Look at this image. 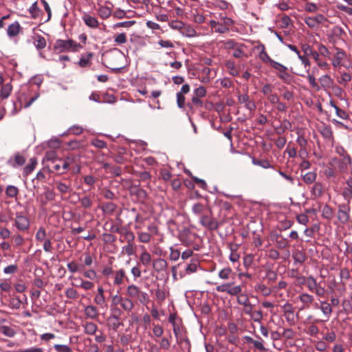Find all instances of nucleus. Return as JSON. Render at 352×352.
Instances as JSON below:
<instances>
[{"label":"nucleus","mask_w":352,"mask_h":352,"mask_svg":"<svg viewBox=\"0 0 352 352\" xmlns=\"http://www.w3.org/2000/svg\"><path fill=\"white\" fill-rule=\"evenodd\" d=\"M82 46L74 41L72 39L68 40H63L58 39L56 41L54 48L58 52H76L79 48H81Z\"/></svg>","instance_id":"1"},{"label":"nucleus","mask_w":352,"mask_h":352,"mask_svg":"<svg viewBox=\"0 0 352 352\" xmlns=\"http://www.w3.org/2000/svg\"><path fill=\"white\" fill-rule=\"evenodd\" d=\"M126 296L131 298H136L141 304L145 305L148 301V295L142 291L139 287L131 284L126 287Z\"/></svg>","instance_id":"2"},{"label":"nucleus","mask_w":352,"mask_h":352,"mask_svg":"<svg viewBox=\"0 0 352 352\" xmlns=\"http://www.w3.org/2000/svg\"><path fill=\"white\" fill-rule=\"evenodd\" d=\"M272 67L278 71L277 76L285 83L291 84L294 82V77L287 72V67L278 62H273Z\"/></svg>","instance_id":"3"},{"label":"nucleus","mask_w":352,"mask_h":352,"mask_svg":"<svg viewBox=\"0 0 352 352\" xmlns=\"http://www.w3.org/2000/svg\"><path fill=\"white\" fill-rule=\"evenodd\" d=\"M30 226L29 219L21 212H16L14 219L13 226L20 232L27 231Z\"/></svg>","instance_id":"4"},{"label":"nucleus","mask_w":352,"mask_h":352,"mask_svg":"<svg viewBox=\"0 0 352 352\" xmlns=\"http://www.w3.org/2000/svg\"><path fill=\"white\" fill-rule=\"evenodd\" d=\"M194 93L195 94V96L192 98V103H188L187 104L188 110H187V116H188V119L190 122H191V124L193 127V130L195 133H197V126L193 122V118L192 116L195 113L197 106H198V88H196L194 89Z\"/></svg>","instance_id":"5"},{"label":"nucleus","mask_w":352,"mask_h":352,"mask_svg":"<svg viewBox=\"0 0 352 352\" xmlns=\"http://www.w3.org/2000/svg\"><path fill=\"white\" fill-rule=\"evenodd\" d=\"M217 291L219 292H226L230 296H238L242 291L240 285H234L233 283L221 284L217 287Z\"/></svg>","instance_id":"6"},{"label":"nucleus","mask_w":352,"mask_h":352,"mask_svg":"<svg viewBox=\"0 0 352 352\" xmlns=\"http://www.w3.org/2000/svg\"><path fill=\"white\" fill-rule=\"evenodd\" d=\"M201 223L204 226L211 230L217 229L219 226L218 222L212 218L210 210L207 211L201 217Z\"/></svg>","instance_id":"7"},{"label":"nucleus","mask_w":352,"mask_h":352,"mask_svg":"<svg viewBox=\"0 0 352 352\" xmlns=\"http://www.w3.org/2000/svg\"><path fill=\"white\" fill-rule=\"evenodd\" d=\"M350 207L348 204H340L338 210V219L340 223L346 224L349 221L350 219Z\"/></svg>","instance_id":"8"},{"label":"nucleus","mask_w":352,"mask_h":352,"mask_svg":"<svg viewBox=\"0 0 352 352\" xmlns=\"http://www.w3.org/2000/svg\"><path fill=\"white\" fill-rule=\"evenodd\" d=\"M333 160L336 162L338 168L341 173H347L349 167L351 165V157H346L340 160L335 158Z\"/></svg>","instance_id":"9"},{"label":"nucleus","mask_w":352,"mask_h":352,"mask_svg":"<svg viewBox=\"0 0 352 352\" xmlns=\"http://www.w3.org/2000/svg\"><path fill=\"white\" fill-rule=\"evenodd\" d=\"M113 285H121L124 284V280H128V277L126 275V272L124 269L121 268L118 270H116L113 274Z\"/></svg>","instance_id":"10"},{"label":"nucleus","mask_w":352,"mask_h":352,"mask_svg":"<svg viewBox=\"0 0 352 352\" xmlns=\"http://www.w3.org/2000/svg\"><path fill=\"white\" fill-rule=\"evenodd\" d=\"M316 307L320 309L326 318V319L322 320L323 322L329 320L332 313V308L330 303H328L327 301H321L320 306H318L317 303L316 304Z\"/></svg>","instance_id":"11"},{"label":"nucleus","mask_w":352,"mask_h":352,"mask_svg":"<svg viewBox=\"0 0 352 352\" xmlns=\"http://www.w3.org/2000/svg\"><path fill=\"white\" fill-rule=\"evenodd\" d=\"M25 162V158L24 156L21 155L20 153H16L13 157H10L8 160V164L10 166L16 168L17 166H21L24 164Z\"/></svg>","instance_id":"12"},{"label":"nucleus","mask_w":352,"mask_h":352,"mask_svg":"<svg viewBox=\"0 0 352 352\" xmlns=\"http://www.w3.org/2000/svg\"><path fill=\"white\" fill-rule=\"evenodd\" d=\"M336 53L334 55V58L332 60V65L334 67H340L342 64V60L346 57V54L345 52L338 47H336Z\"/></svg>","instance_id":"13"},{"label":"nucleus","mask_w":352,"mask_h":352,"mask_svg":"<svg viewBox=\"0 0 352 352\" xmlns=\"http://www.w3.org/2000/svg\"><path fill=\"white\" fill-rule=\"evenodd\" d=\"M168 322L173 325V332L176 337L180 333V319L175 314H170L168 317Z\"/></svg>","instance_id":"14"},{"label":"nucleus","mask_w":352,"mask_h":352,"mask_svg":"<svg viewBox=\"0 0 352 352\" xmlns=\"http://www.w3.org/2000/svg\"><path fill=\"white\" fill-rule=\"evenodd\" d=\"M69 278L70 279L73 278L75 280H79L80 281V284L72 283V285L75 286V287H81V288H82L85 290L92 289L94 288V283H92V282H91L89 280H83L80 277H74V276H72Z\"/></svg>","instance_id":"15"},{"label":"nucleus","mask_w":352,"mask_h":352,"mask_svg":"<svg viewBox=\"0 0 352 352\" xmlns=\"http://www.w3.org/2000/svg\"><path fill=\"white\" fill-rule=\"evenodd\" d=\"M167 267L168 263L163 258H155L153 261V268L157 272L165 271Z\"/></svg>","instance_id":"16"},{"label":"nucleus","mask_w":352,"mask_h":352,"mask_svg":"<svg viewBox=\"0 0 352 352\" xmlns=\"http://www.w3.org/2000/svg\"><path fill=\"white\" fill-rule=\"evenodd\" d=\"M319 132L325 140L329 141L333 140V131L330 126L323 124L320 128Z\"/></svg>","instance_id":"17"},{"label":"nucleus","mask_w":352,"mask_h":352,"mask_svg":"<svg viewBox=\"0 0 352 352\" xmlns=\"http://www.w3.org/2000/svg\"><path fill=\"white\" fill-rule=\"evenodd\" d=\"M82 19L83 20L86 25L91 28H97L99 25V22L97 20V19L91 16L89 14H84L82 17Z\"/></svg>","instance_id":"18"},{"label":"nucleus","mask_w":352,"mask_h":352,"mask_svg":"<svg viewBox=\"0 0 352 352\" xmlns=\"http://www.w3.org/2000/svg\"><path fill=\"white\" fill-rule=\"evenodd\" d=\"M21 30V26L18 21L10 24L7 29V34L9 37H14L17 36Z\"/></svg>","instance_id":"19"},{"label":"nucleus","mask_w":352,"mask_h":352,"mask_svg":"<svg viewBox=\"0 0 352 352\" xmlns=\"http://www.w3.org/2000/svg\"><path fill=\"white\" fill-rule=\"evenodd\" d=\"M201 75V77L199 76V80L203 83H207L210 82V79L214 78V72H212L210 68L204 67L202 69Z\"/></svg>","instance_id":"20"},{"label":"nucleus","mask_w":352,"mask_h":352,"mask_svg":"<svg viewBox=\"0 0 352 352\" xmlns=\"http://www.w3.org/2000/svg\"><path fill=\"white\" fill-rule=\"evenodd\" d=\"M128 237V243L126 245L123 247L122 251L124 252L128 256H131L134 253L133 244L132 241L134 239V235L132 232H130L127 234Z\"/></svg>","instance_id":"21"},{"label":"nucleus","mask_w":352,"mask_h":352,"mask_svg":"<svg viewBox=\"0 0 352 352\" xmlns=\"http://www.w3.org/2000/svg\"><path fill=\"white\" fill-rule=\"evenodd\" d=\"M84 314L87 318L90 319H95L99 315L98 309L94 305L85 306L84 309Z\"/></svg>","instance_id":"22"},{"label":"nucleus","mask_w":352,"mask_h":352,"mask_svg":"<svg viewBox=\"0 0 352 352\" xmlns=\"http://www.w3.org/2000/svg\"><path fill=\"white\" fill-rule=\"evenodd\" d=\"M260 48H262V51H261L260 53H259V56H258L259 58L261 60H263V62L269 63L270 64V65L272 67V63L273 62H276V61L272 60L269 56V55L267 54V53L265 51V45L263 44H260V45H258L256 47L257 50H259Z\"/></svg>","instance_id":"23"},{"label":"nucleus","mask_w":352,"mask_h":352,"mask_svg":"<svg viewBox=\"0 0 352 352\" xmlns=\"http://www.w3.org/2000/svg\"><path fill=\"white\" fill-rule=\"evenodd\" d=\"M322 322H323V320L320 319H313L312 324L307 327V334H309L311 336L316 337L319 333V329L318 327L316 325V323H319Z\"/></svg>","instance_id":"24"},{"label":"nucleus","mask_w":352,"mask_h":352,"mask_svg":"<svg viewBox=\"0 0 352 352\" xmlns=\"http://www.w3.org/2000/svg\"><path fill=\"white\" fill-rule=\"evenodd\" d=\"M298 298L300 302L304 304V308H309L314 300V297L307 293H302Z\"/></svg>","instance_id":"25"},{"label":"nucleus","mask_w":352,"mask_h":352,"mask_svg":"<svg viewBox=\"0 0 352 352\" xmlns=\"http://www.w3.org/2000/svg\"><path fill=\"white\" fill-rule=\"evenodd\" d=\"M121 307L126 312L129 313L134 307V303L128 296L122 298L120 303Z\"/></svg>","instance_id":"26"},{"label":"nucleus","mask_w":352,"mask_h":352,"mask_svg":"<svg viewBox=\"0 0 352 352\" xmlns=\"http://www.w3.org/2000/svg\"><path fill=\"white\" fill-rule=\"evenodd\" d=\"M319 81L320 83V88L322 87L324 89L330 88L333 82V79L327 74L322 76L319 78Z\"/></svg>","instance_id":"27"},{"label":"nucleus","mask_w":352,"mask_h":352,"mask_svg":"<svg viewBox=\"0 0 352 352\" xmlns=\"http://www.w3.org/2000/svg\"><path fill=\"white\" fill-rule=\"evenodd\" d=\"M329 104L332 107L335 111L337 116L340 118L341 119L347 120L349 119V114L343 109L339 108L334 102L333 100L329 101Z\"/></svg>","instance_id":"28"},{"label":"nucleus","mask_w":352,"mask_h":352,"mask_svg":"<svg viewBox=\"0 0 352 352\" xmlns=\"http://www.w3.org/2000/svg\"><path fill=\"white\" fill-rule=\"evenodd\" d=\"M117 206L113 202L104 203L101 207L102 212L105 214L111 215L116 210Z\"/></svg>","instance_id":"29"},{"label":"nucleus","mask_w":352,"mask_h":352,"mask_svg":"<svg viewBox=\"0 0 352 352\" xmlns=\"http://www.w3.org/2000/svg\"><path fill=\"white\" fill-rule=\"evenodd\" d=\"M292 257L296 263H302L306 260L305 253L299 250H296L293 252Z\"/></svg>","instance_id":"30"},{"label":"nucleus","mask_w":352,"mask_h":352,"mask_svg":"<svg viewBox=\"0 0 352 352\" xmlns=\"http://www.w3.org/2000/svg\"><path fill=\"white\" fill-rule=\"evenodd\" d=\"M323 186L320 182H315L311 188V192L316 198L320 197L322 195Z\"/></svg>","instance_id":"31"},{"label":"nucleus","mask_w":352,"mask_h":352,"mask_svg":"<svg viewBox=\"0 0 352 352\" xmlns=\"http://www.w3.org/2000/svg\"><path fill=\"white\" fill-rule=\"evenodd\" d=\"M67 267L68 270L72 273L74 274L76 272H81L84 269V265L76 263L74 261H71L67 263Z\"/></svg>","instance_id":"32"},{"label":"nucleus","mask_w":352,"mask_h":352,"mask_svg":"<svg viewBox=\"0 0 352 352\" xmlns=\"http://www.w3.org/2000/svg\"><path fill=\"white\" fill-rule=\"evenodd\" d=\"M34 44L37 50H42L46 46V41L41 35H36L34 37Z\"/></svg>","instance_id":"33"},{"label":"nucleus","mask_w":352,"mask_h":352,"mask_svg":"<svg viewBox=\"0 0 352 352\" xmlns=\"http://www.w3.org/2000/svg\"><path fill=\"white\" fill-rule=\"evenodd\" d=\"M85 332L89 335H94L97 331V325L92 322H85L83 325Z\"/></svg>","instance_id":"34"},{"label":"nucleus","mask_w":352,"mask_h":352,"mask_svg":"<svg viewBox=\"0 0 352 352\" xmlns=\"http://www.w3.org/2000/svg\"><path fill=\"white\" fill-rule=\"evenodd\" d=\"M220 43L221 44V46L226 50H234L235 49L236 47H237L239 45V43H236L233 39H227L225 41H222L220 42Z\"/></svg>","instance_id":"35"},{"label":"nucleus","mask_w":352,"mask_h":352,"mask_svg":"<svg viewBox=\"0 0 352 352\" xmlns=\"http://www.w3.org/2000/svg\"><path fill=\"white\" fill-rule=\"evenodd\" d=\"M317 175L315 172H308L302 175V180L307 184H313L316 179Z\"/></svg>","instance_id":"36"},{"label":"nucleus","mask_w":352,"mask_h":352,"mask_svg":"<svg viewBox=\"0 0 352 352\" xmlns=\"http://www.w3.org/2000/svg\"><path fill=\"white\" fill-rule=\"evenodd\" d=\"M233 274L230 267H225L219 272V277L222 280H228Z\"/></svg>","instance_id":"37"},{"label":"nucleus","mask_w":352,"mask_h":352,"mask_svg":"<svg viewBox=\"0 0 352 352\" xmlns=\"http://www.w3.org/2000/svg\"><path fill=\"white\" fill-rule=\"evenodd\" d=\"M140 260L143 265L148 266L151 261V256L147 251L144 250L141 253Z\"/></svg>","instance_id":"38"},{"label":"nucleus","mask_w":352,"mask_h":352,"mask_svg":"<svg viewBox=\"0 0 352 352\" xmlns=\"http://www.w3.org/2000/svg\"><path fill=\"white\" fill-rule=\"evenodd\" d=\"M12 91V85L10 83L4 84L1 89L0 96L2 98H7Z\"/></svg>","instance_id":"39"},{"label":"nucleus","mask_w":352,"mask_h":352,"mask_svg":"<svg viewBox=\"0 0 352 352\" xmlns=\"http://www.w3.org/2000/svg\"><path fill=\"white\" fill-rule=\"evenodd\" d=\"M18 193H19V189L17 187H16L14 186L9 185L7 186V188L6 189V194L7 197H8L10 198L16 197L17 196Z\"/></svg>","instance_id":"40"},{"label":"nucleus","mask_w":352,"mask_h":352,"mask_svg":"<svg viewBox=\"0 0 352 352\" xmlns=\"http://www.w3.org/2000/svg\"><path fill=\"white\" fill-rule=\"evenodd\" d=\"M93 56L94 54L92 52H89L86 54L85 56H82L78 62L79 65L82 67L87 66Z\"/></svg>","instance_id":"41"},{"label":"nucleus","mask_w":352,"mask_h":352,"mask_svg":"<svg viewBox=\"0 0 352 352\" xmlns=\"http://www.w3.org/2000/svg\"><path fill=\"white\" fill-rule=\"evenodd\" d=\"M0 332L10 338H12L15 335L14 330L12 327L6 325L0 327Z\"/></svg>","instance_id":"42"},{"label":"nucleus","mask_w":352,"mask_h":352,"mask_svg":"<svg viewBox=\"0 0 352 352\" xmlns=\"http://www.w3.org/2000/svg\"><path fill=\"white\" fill-rule=\"evenodd\" d=\"M98 12L100 16L102 19H107L111 14V10L107 6H100Z\"/></svg>","instance_id":"43"},{"label":"nucleus","mask_w":352,"mask_h":352,"mask_svg":"<svg viewBox=\"0 0 352 352\" xmlns=\"http://www.w3.org/2000/svg\"><path fill=\"white\" fill-rule=\"evenodd\" d=\"M252 163L254 165L259 166L263 168H270L272 167L271 164L267 160L253 159Z\"/></svg>","instance_id":"44"},{"label":"nucleus","mask_w":352,"mask_h":352,"mask_svg":"<svg viewBox=\"0 0 352 352\" xmlns=\"http://www.w3.org/2000/svg\"><path fill=\"white\" fill-rule=\"evenodd\" d=\"M36 164H37L36 160L35 158H31L30 164H28L27 166H25L23 169L24 173L25 175L30 174L31 172H32L34 170Z\"/></svg>","instance_id":"45"},{"label":"nucleus","mask_w":352,"mask_h":352,"mask_svg":"<svg viewBox=\"0 0 352 352\" xmlns=\"http://www.w3.org/2000/svg\"><path fill=\"white\" fill-rule=\"evenodd\" d=\"M322 217L327 219H331L333 215L332 208L328 205H325L322 208Z\"/></svg>","instance_id":"46"},{"label":"nucleus","mask_w":352,"mask_h":352,"mask_svg":"<svg viewBox=\"0 0 352 352\" xmlns=\"http://www.w3.org/2000/svg\"><path fill=\"white\" fill-rule=\"evenodd\" d=\"M317 285L318 283L316 279L312 276L307 277L306 285L310 292H314V289L316 288Z\"/></svg>","instance_id":"47"},{"label":"nucleus","mask_w":352,"mask_h":352,"mask_svg":"<svg viewBox=\"0 0 352 352\" xmlns=\"http://www.w3.org/2000/svg\"><path fill=\"white\" fill-rule=\"evenodd\" d=\"M57 189L62 193L65 194L70 191L71 188L69 186L61 182H56Z\"/></svg>","instance_id":"48"},{"label":"nucleus","mask_w":352,"mask_h":352,"mask_svg":"<svg viewBox=\"0 0 352 352\" xmlns=\"http://www.w3.org/2000/svg\"><path fill=\"white\" fill-rule=\"evenodd\" d=\"M36 240L39 242L45 241L46 240V232L45 230L41 227L38 230L36 236H35Z\"/></svg>","instance_id":"49"},{"label":"nucleus","mask_w":352,"mask_h":352,"mask_svg":"<svg viewBox=\"0 0 352 352\" xmlns=\"http://www.w3.org/2000/svg\"><path fill=\"white\" fill-rule=\"evenodd\" d=\"M84 277L89 278L90 280H95L97 278V272L92 269H89L87 270H83L81 272Z\"/></svg>","instance_id":"50"},{"label":"nucleus","mask_w":352,"mask_h":352,"mask_svg":"<svg viewBox=\"0 0 352 352\" xmlns=\"http://www.w3.org/2000/svg\"><path fill=\"white\" fill-rule=\"evenodd\" d=\"M81 206L86 208H90L92 206L93 202L89 196H85L80 199Z\"/></svg>","instance_id":"51"},{"label":"nucleus","mask_w":352,"mask_h":352,"mask_svg":"<svg viewBox=\"0 0 352 352\" xmlns=\"http://www.w3.org/2000/svg\"><path fill=\"white\" fill-rule=\"evenodd\" d=\"M65 296L69 299H76L78 298V294L76 289L69 287L65 291Z\"/></svg>","instance_id":"52"},{"label":"nucleus","mask_w":352,"mask_h":352,"mask_svg":"<svg viewBox=\"0 0 352 352\" xmlns=\"http://www.w3.org/2000/svg\"><path fill=\"white\" fill-rule=\"evenodd\" d=\"M318 51L320 55H321L324 57H326V58L330 57L331 53L325 45H324L322 44L319 45L318 47Z\"/></svg>","instance_id":"53"},{"label":"nucleus","mask_w":352,"mask_h":352,"mask_svg":"<svg viewBox=\"0 0 352 352\" xmlns=\"http://www.w3.org/2000/svg\"><path fill=\"white\" fill-rule=\"evenodd\" d=\"M276 247L279 249H284L289 246V241L281 236L277 241H276Z\"/></svg>","instance_id":"54"},{"label":"nucleus","mask_w":352,"mask_h":352,"mask_svg":"<svg viewBox=\"0 0 352 352\" xmlns=\"http://www.w3.org/2000/svg\"><path fill=\"white\" fill-rule=\"evenodd\" d=\"M94 301L96 305H100L101 307H104L106 305L104 295H96Z\"/></svg>","instance_id":"55"},{"label":"nucleus","mask_w":352,"mask_h":352,"mask_svg":"<svg viewBox=\"0 0 352 352\" xmlns=\"http://www.w3.org/2000/svg\"><path fill=\"white\" fill-rule=\"evenodd\" d=\"M307 79L312 88L316 91L320 90V86L316 82V78L313 75H308Z\"/></svg>","instance_id":"56"},{"label":"nucleus","mask_w":352,"mask_h":352,"mask_svg":"<svg viewBox=\"0 0 352 352\" xmlns=\"http://www.w3.org/2000/svg\"><path fill=\"white\" fill-rule=\"evenodd\" d=\"M318 6L311 2H307L305 3V10L308 12H316L318 10Z\"/></svg>","instance_id":"57"},{"label":"nucleus","mask_w":352,"mask_h":352,"mask_svg":"<svg viewBox=\"0 0 352 352\" xmlns=\"http://www.w3.org/2000/svg\"><path fill=\"white\" fill-rule=\"evenodd\" d=\"M151 236L149 233L141 232L138 233V239L142 243H148Z\"/></svg>","instance_id":"58"},{"label":"nucleus","mask_w":352,"mask_h":352,"mask_svg":"<svg viewBox=\"0 0 352 352\" xmlns=\"http://www.w3.org/2000/svg\"><path fill=\"white\" fill-rule=\"evenodd\" d=\"M54 347L57 352H72V349L66 344H55Z\"/></svg>","instance_id":"59"},{"label":"nucleus","mask_w":352,"mask_h":352,"mask_svg":"<svg viewBox=\"0 0 352 352\" xmlns=\"http://www.w3.org/2000/svg\"><path fill=\"white\" fill-rule=\"evenodd\" d=\"M237 302L241 305H245L250 302L248 295L240 294L237 297Z\"/></svg>","instance_id":"60"},{"label":"nucleus","mask_w":352,"mask_h":352,"mask_svg":"<svg viewBox=\"0 0 352 352\" xmlns=\"http://www.w3.org/2000/svg\"><path fill=\"white\" fill-rule=\"evenodd\" d=\"M250 316L252 317L254 322L259 323L261 322V320L263 319V314L262 311L260 310L252 312Z\"/></svg>","instance_id":"61"},{"label":"nucleus","mask_w":352,"mask_h":352,"mask_svg":"<svg viewBox=\"0 0 352 352\" xmlns=\"http://www.w3.org/2000/svg\"><path fill=\"white\" fill-rule=\"evenodd\" d=\"M244 46V45L243 44H239L237 47H235L234 51L232 54V56L234 57V58H241L244 52H243V50L242 49V47Z\"/></svg>","instance_id":"62"},{"label":"nucleus","mask_w":352,"mask_h":352,"mask_svg":"<svg viewBox=\"0 0 352 352\" xmlns=\"http://www.w3.org/2000/svg\"><path fill=\"white\" fill-rule=\"evenodd\" d=\"M68 146L72 150L78 149L82 147V143L78 140H72L68 142Z\"/></svg>","instance_id":"63"},{"label":"nucleus","mask_w":352,"mask_h":352,"mask_svg":"<svg viewBox=\"0 0 352 352\" xmlns=\"http://www.w3.org/2000/svg\"><path fill=\"white\" fill-rule=\"evenodd\" d=\"M336 152L338 155L344 158L346 157H350L344 148L342 146H337L336 147Z\"/></svg>","instance_id":"64"}]
</instances>
